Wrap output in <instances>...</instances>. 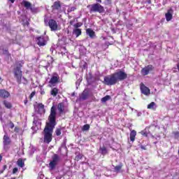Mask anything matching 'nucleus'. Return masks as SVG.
I'll return each mask as SVG.
<instances>
[{"label": "nucleus", "instance_id": "1", "mask_svg": "<svg viewBox=\"0 0 179 179\" xmlns=\"http://www.w3.org/2000/svg\"><path fill=\"white\" fill-rule=\"evenodd\" d=\"M48 122H46L43 129V143L50 145L52 141V134L54 128L57 125V108L52 106L50 108V113L48 117Z\"/></svg>", "mask_w": 179, "mask_h": 179}, {"label": "nucleus", "instance_id": "2", "mask_svg": "<svg viewBox=\"0 0 179 179\" xmlns=\"http://www.w3.org/2000/svg\"><path fill=\"white\" fill-rule=\"evenodd\" d=\"M128 78V74L122 70H118L109 76H105L103 78V83L107 86H114L118 82H122Z\"/></svg>", "mask_w": 179, "mask_h": 179}, {"label": "nucleus", "instance_id": "3", "mask_svg": "<svg viewBox=\"0 0 179 179\" xmlns=\"http://www.w3.org/2000/svg\"><path fill=\"white\" fill-rule=\"evenodd\" d=\"M23 65H24L23 61L16 62L13 69L14 78L16 79L18 85H22V78H23L22 68H23Z\"/></svg>", "mask_w": 179, "mask_h": 179}, {"label": "nucleus", "instance_id": "4", "mask_svg": "<svg viewBox=\"0 0 179 179\" xmlns=\"http://www.w3.org/2000/svg\"><path fill=\"white\" fill-rule=\"evenodd\" d=\"M87 8H90V13H104L106 10L104 9V6H101V4L99 3H93L92 5H88Z\"/></svg>", "mask_w": 179, "mask_h": 179}, {"label": "nucleus", "instance_id": "5", "mask_svg": "<svg viewBox=\"0 0 179 179\" xmlns=\"http://www.w3.org/2000/svg\"><path fill=\"white\" fill-rule=\"evenodd\" d=\"M44 23L45 26H48L51 31H57L58 30V22L54 19L48 20L47 18L44 19Z\"/></svg>", "mask_w": 179, "mask_h": 179}, {"label": "nucleus", "instance_id": "6", "mask_svg": "<svg viewBox=\"0 0 179 179\" xmlns=\"http://www.w3.org/2000/svg\"><path fill=\"white\" fill-rule=\"evenodd\" d=\"M58 162H59V156L55 154L52 157V160L49 163L50 170H54V169H55L56 166L58 164Z\"/></svg>", "mask_w": 179, "mask_h": 179}, {"label": "nucleus", "instance_id": "7", "mask_svg": "<svg viewBox=\"0 0 179 179\" xmlns=\"http://www.w3.org/2000/svg\"><path fill=\"white\" fill-rule=\"evenodd\" d=\"M154 69L155 66L152 64H149L141 69V75H143V76H146V75H149L150 72H152Z\"/></svg>", "mask_w": 179, "mask_h": 179}, {"label": "nucleus", "instance_id": "8", "mask_svg": "<svg viewBox=\"0 0 179 179\" xmlns=\"http://www.w3.org/2000/svg\"><path fill=\"white\" fill-rule=\"evenodd\" d=\"M36 44L39 45V47H44V45H47V41L43 36H38L36 38Z\"/></svg>", "mask_w": 179, "mask_h": 179}, {"label": "nucleus", "instance_id": "9", "mask_svg": "<svg viewBox=\"0 0 179 179\" xmlns=\"http://www.w3.org/2000/svg\"><path fill=\"white\" fill-rule=\"evenodd\" d=\"M140 89L141 90V93L145 94V96H148V94H150V90L149 87L143 85V83L141 84Z\"/></svg>", "mask_w": 179, "mask_h": 179}, {"label": "nucleus", "instance_id": "10", "mask_svg": "<svg viewBox=\"0 0 179 179\" xmlns=\"http://www.w3.org/2000/svg\"><path fill=\"white\" fill-rule=\"evenodd\" d=\"M55 75L56 76H52L49 81L50 85H51L52 86H55V85H57V83L59 82V76H58V74Z\"/></svg>", "mask_w": 179, "mask_h": 179}, {"label": "nucleus", "instance_id": "11", "mask_svg": "<svg viewBox=\"0 0 179 179\" xmlns=\"http://www.w3.org/2000/svg\"><path fill=\"white\" fill-rule=\"evenodd\" d=\"M57 110L59 111V115H62L65 114V103L63 102L59 103L57 105Z\"/></svg>", "mask_w": 179, "mask_h": 179}, {"label": "nucleus", "instance_id": "12", "mask_svg": "<svg viewBox=\"0 0 179 179\" xmlns=\"http://www.w3.org/2000/svg\"><path fill=\"white\" fill-rule=\"evenodd\" d=\"M62 5L60 1H55L53 5L52 6V10H57L59 12L61 10Z\"/></svg>", "mask_w": 179, "mask_h": 179}, {"label": "nucleus", "instance_id": "13", "mask_svg": "<svg viewBox=\"0 0 179 179\" xmlns=\"http://www.w3.org/2000/svg\"><path fill=\"white\" fill-rule=\"evenodd\" d=\"M87 99H89V91L84 90L79 97V101H82Z\"/></svg>", "mask_w": 179, "mask_h": 179}, {"label": "nucleus", "instance_id": "14", "mask_svg": "<svg viewBox=\"0 0 179 179\" xmlns=\"http://www.w3.org/2000/svg\"><path fill=\"white\" fill-rule=\"evenodd\" d=\"M10 96V93L6 90H0V97L1 99H8Z\"/></svg>", "mask_w": 179, "mask_h": 179}, {"label": "nucleus", "instance_id": "15", "mask_svg": "<svg viewBox=\"0 0 179 179\" xmlns=\"http://www.w3.org/2000/svg\"><path fill=\"white\" fill-rule=\"evenodd\" d=\"M10 138H9L7 135H4L3 138V143L4 149H6V146L10 145Z\"/></svg>", "mask_w": 179, "mask_h": 179}, {"label": "nucleus", "instance_id": "16", "mask_svg": "<svg viewBox=\"0 0 179 179\" xmlns=\"http://www.w3.org/2000/svg\"><path fill=\"white\" fill-rule=\"evenodd\" d=\"M173 9L168 10L167 13L165 14V17L166 19V22H170L171 19H173Z\"/></svg>", "mask_w": 179, "mask_h": 179}, {"label": "nucleus", "instance_id": "17", "mask_svg": "<svg viewBox=\"0 0 179 179\" xmlns=\"http://www.w3.org/2000/svg\"><path fill=\"white\" fill-rule=\"evenodd\" d=\"M86 34L90 36V38H94V37H96V32L90 28L86 29Z\"/></svg>", "mask_w": 179, "mask_h": 179}, {"label": "nucleus", "instance_id": "18", "mask_svg": "<svg viewBox=\"0 0 179 179\" xmlns=\"http://www.w3.org/2000/svg\"><path fill=\"white\" fill-rule=\"evenodd\" d=\"M99 151L102 156H106V155H108V150H107V148H106V146L100 147Z\"/></svg>", "mask_w": 179, "mask_h": 179}, {"label": "nucleus", "instance_id": "19", "mask_svg": "<svg viewBox=\"0 0 179 179\" xmlns=\"http://www.w3.org/2000/svg\"><path fill=\"white\" fill-rule=\"evenodd\" d=\"M136 138V131L135 130H131L130 132V141L131 142H135V139Z\"/></svg>", "mask_w": 179, "mask_h": 179}, {"label": "nucleus", "instance_id": "20", "mask_svg": "<svg viewBox=\"0 0 179 179\" xmlns=\"http://www.w3.org/2000/svg\"><path fill=\"white\" fill-rule=\"evenodd\" d=\"M73 34H75L76 37L82 36V29L74 28V29H73Z\"/></svg>", "mask_w": 179, "mask_h": 179}, {"label": "nucleus", "instance_id": "21", "mask_svg": "<svg viewBox=\"0 0 179 179\" xmlns=\"http://www.w3.org/2000/svg\"><path fill=\"white\" fill-rule=\"evenodd\" d=\"M16 164L20 167V169H23V167H24V161H23V159L20 158L17 159Z\"/></svg>", "mask_w": 179, "mask_h": 179}, {"label": "nucleus", "instance_id": "22", "mask_svg": "<svg viewBox=\"0 0 179 179\" xmlns=\"http://www.w3.org/2000/svg\"><path fill=\"white\" fill-rule=\"evenodd\" d=\"M22 3L24 8H26L27 9H31V3L24 0L22 1Z\"/></svg>", "mask_w": 179, "mask_h": 179}, {"label": "nucleus", "instance_id": "23", "mask_svg": "<svg viewBox=\"0 0 179 179\" xmlns=\"http://www.w3.org/2000/svg\"><path fill=\"white\" fill-rule=\"evenodd\" d=\"M50 94L53 96V97L57 96V95L58 94V88L57 87L52 88L50 91Z\"/></svg>", "mask_w": 179, "mask_h": 179}, {"label": "nucleus", "instance_id": "24", "mask_svg": "<svg viewBox=\"0 0 179 179\" xmlns=\"http://www.w3.org/2000/svg\"><path fill=\"white\" fill-rule=\"evenodd\" d=\"M3 105L5 106L6 108H12V103L8 101H3Z\"/></svg>", "mask_w": 179, "mask_h": 179}, {"label": "nucleus", "instance_id": "25", "mask_svg": "<svg viewBox=\"0 0 179 179\" xmlns=\"http://www.w3.org/2000/svg\"><path fill=\"white\" fill-rule=\"evenodd\" d=\"M111 99V96L110 95H106V96L103 97L101 99V103H106V101H108V100Z\"/></svg>", "mask_w": 179, "mask_h": 179}, {"label": "nucleus", "instance_id": "26", "mask_svg": "<svg viewBox=\"0 0 179 179\" xmlns=\"http://www.w3.org/2000/svg\"><path fill=\"white\" fill-rule=\"evenodd\" d=\"M121 169H122V164L115 166L114 168V171H115V173H120V171H121Z\"/></svg>", "mask_w": 179, "mask_h": 179}, {"label": "nucleus", "instance_id": "27", "mask_svg": "<svg viewBox=\"0 0 179 179\" xmlns=\"http://www.w3.org/2000/svg\"><path fill=\"white\" fill-rule=\"evenodd\" d=\"M62 129H64V127H60V128L56 129L55 134H56L57 136H60L61 131H62Z\"/></svg>", "mask_w": 179, "mask_h": 179}, {"label": "nucleus", "instance_id": "28", "mask_svg": "<svg viewBox=\"0 0 179 179\" xmlns=\"http://www.w3.org/2000/svg\"><path fill=\"white\" fill-rule=\"evenodd\" d=\"M155 106H156V103L151 102L150 104L148 105L147 108H148L149 110H155Z\"/></svg>", "mask_w": 179, "mask_h": 179}, {"label": "nucleus", "instance_id": "29", "mask_svg": "<svg viewBox=\"0 0 179 179\" xmlns=\"http://www.w3.org/2000/svg\"><path fill=\"white\" fill-rule=\"evenodd\" d=\"M83 157V155L78 153L76 157H75V160L77 162H79V160H82Z\"/></svg>", "mask_w": 179, "mask_h": 179}, {"label": "nucleus", "instance_id": "30", "mask_svg": "<svg viewBox=\"0 0 179 179\" xmlns=\"http://www.w3.org/2000/svg\"><path fill=\"white\" fill-rule=\"evenodd\" d=\"M3 54L7 55V57H10V53H9V50L8 48L3 49Z\"/></svg>", "mask_w": 179, "mask_h": 179}, {"label": "nucleus", "instance_id": "31", "mask_svg": "<svg viewBox=\"0 0 179 179\" xmlns=\"http://www.w3.org/2000/svg\"><path fill=\"white\" fill-rule=\"evenodd\" d=\"M82 26H83V23H82V22H77L76 24H75L73 25V27H75V29H79V27H82Z\"/></svg>", "mask_w": 179, "mask_h": 179}, {"label": "nucleus", "instance_id": "32", "mask_svg": "<svg viewBox=\"0 0 179 179\" xmlns=\"http://www.w3.org/2000/svg\"><path fill=\"white\" fill-rule=\"evenodd\" d=\"M89 129H90V124H85L83 127V131H89Z\"/></svg>", "mask_w": 179, "mask_h": 179}, {"label": "nucleus", "instance_id": "33", "mask_svg": "<svg viewBox=\"0 0 179 179\" xmlns=\"http://www.w3.org/2000/svg\"><path fill=\"white\" fill-rule=\"evenodd\" d=\"M74 10H76V8L71 7L70 8L68 9L67 12L71 13V12H74Z\"/></svg>", "mask_w": 179, "mask_h": 179}, {"label": "nucleus", "instance_id": "34", "mask_svg": "<svg viewBox=\"0 0 179 179\" xmlns=\"http://www.w3.org/2000/svg\"><path fill=\"white\" fill-rule=\"evenodd\" d=\"M141 135H143V136H145L148 137V131L143 130L141 131Z\"/></svg>", "mask_w": 179, "mask_h": 179}, {"label": "nucleus", "instance_id": "35", "mask_svg": "<svg viewBox=\"0 0 179 179\" xmlns=\"http://www.w3.org/2000/svg\"><path fill=\"white\" fill-rule=\"evenodd\" d=\"M38 108L40 110H44V104H43V103H38Z\"/></svg>", "mask_w": 179, "mask_h": 179}, {"label": "nucleus", "instance_id": "36", "mask_svg": "<svg viewBox=\"0 0 179 179\" xmlns=\"http://www.w3.org/2000/svg\"><path fill=\"white\" fill-rule=\"evenodd\" d=\"M173 135H174L175 138H179V131H173Z\"/></svg>", "mask_w": 179, "mask_h": 179}, {"label": "nucleus", "instance_id": "37", "mask_svg": "<svg viewBox=\"0 0 179 179\" xmlns=\"http://www.w3.org/2000/svg\"><path fill=\"white\" fill-rule=\"evenodd\" d=\"M19 171V169L17 167H15L13 169V174H16Z\"/></svg>", "mask_w": 179, "mask_h": 179}, {"label": "nucleus", "instance_id": "38", "mask_svg": "<svg viewBox=\"0 0 179 179\" xmlns=\"http://www.w3.org/2000/svg\"><path fill=\"white\" fill-rule=\"evenodd\" d=\"M36 96V92H32L31 94L29 95V99H31Z\"/></svg>", "mask_w": 179, "mask_h": 179}, {"label": "nucleus", "instance_id": "39", "mask_svg": "<svg viewBox=\"0 0 179 179\" xmlns=\"http://www.w3.org/2000/svg\"><path fill=\"white\" fill-rule=\"evenodd\" d=\"M19 131H20V129L19 128V127H15L14 129V131L18 134Z\"/></svg>", "mask_w": 179, "mask_h": 179}, {"label": "nucleus", "instance_id": "40", "mask_svg": "<svg viewBox=\"0 0 179 179\" xmlns=\"http://www.w3.org/2000/svg\"><path fill=\"white\" fill-rule=\"evenodd\" d=\"M10 128L11 129H13V128H15V124H13V122H10Z\"/></svg>", "mask_w": 179, "mask_h": 179}, {"label": "nucleus", "instance_id": "41", "mask_svg": "<svg viewBox=\"0 0 179 179\" xmlns=\"http://www.w3.org/2000/svg\"><path fill=\"white\" fill-rule=\"evenodd\" d=\"M106 2V5H111V0H105Z\"/></svg>", "mask_w": 179, "mask_h": 179}, {"label": "nucleus", "instance_id": "42", "mask_svg": "<svg viewBox=\"0 0 179 179\" xmlns=\"http://www.w3.org/2000/svg\"><path fill=\"white\" fill-rule=\"evenodd\" d=\"M141 149H142V150H146V146L145 145H141Z\"/></svg>", "mask_w": 179, "mask_h": 179}, {"label": "nucleus", "instance_id": "43", "mask_svg": "<svg viewBox=\"0 0 179 179\" xmlns=\"http://www.w3.org/2000/svg\"><path fill=\"white\" fill-rule=\"evenodd\" d=\"M6 169H8V166L7 165H3L2 170H3V171H5V170H6Z\"/></svg>", "mask_w": 179, "mask_h": 179}, {"label": "nucleus", "instance_id": "44", "mask_svg": "<svg viewBox=\"0 0 179 179\" xmlns=\"http://www.w3.org/2000/svg\"><path fill=\"white\" fill-rule=\"evenodd\" d=\"M10 3H15V1L16 0H8Z\"/></svg>", "mask_w": 179, "mask_h": 179}, {"label": "nucleus", "instance_id": "45", "mask_svg": "<svg viewBox=\"0 0 179 179\" xmlns=\"http://www.w3.org/2000/svg\"><path fill=\"white\" fill-rule=\"evenodd\" d=\"M148 3L149 4L152 3V0H148Z\"/></svg>", "mask_w": 179, "mask_h": 179}, {"label": "nucleus", "instance_id": "46", "mask_svg": "<svg viewBox=\"0 0 179 179\" xmlns=\"http://www.w3.org/2000/svg\"><path fill=\"white\" fill-rule=\"evenodd\" d=\"M70 24H71V25L73 24V20H71V21H70Z\"/></svg>", "mask_w": 179, "mask_h": 179}, {"label": "nucleus", "instance_id": "47", "mask_svg": "<svg viewBox=\"0 0 179 179\" xmlns=\"http://www.w3.org/2000/svg\"><path fill=\"white\" fill-rule=\"evenodd\" d=\"M27 99H25L24 101V104H27Z\"/></svg>", "mask_w": 179, "mask_h": 179}, {"label": "nucleus", "instance_id": "48", "mask_svg": "<svg viewBox=\"0 0 179 179\" xmlns=\"http://www.w3.org/2000/svg\"><path fill=\"white\" fill-rule=\"evenodd\" d=\"M3 171H4L3 170H1L0 171V174H3Z\"/></svg>", "mask_w": 179, "mask_h": 179}, {"label": "nucleus", "instance_id": "49", "mask_svg": "<svg viewBox=\"0 0 179 179\" xmlns=\"http://www.w3.org/2000/svg\"><path fill=\"white\" fill-rule=\"evenodd\" d=\"M2 162V156L0 155V163Z\"/></svg>", "mask_w": 179, "mask_h": 179}, {"label": "nucleus", "instance_id": "50", "mask_svg": "<svg viewBox=\"0 0 179 179\" xmlns=\"http://www.w3.org/2000/svg\"><path fill=\"white\" fill-rule=\"evenodd\" d=\"M96 2H99V3H101V0H96Z\"/></svg>", "mask_w": 179, "mask_h": 179}, {"label": "nucleus", "instance_id": "51", "mask_svg": "<svg viewBox=\"0 0 179 179\" xmlns=\"http://www.w3.org/2000/svg\"><path fill=\"white\" fill-rule=\"evenodd\" d=\"M24 80H25V82H27V79H26V78L23 77Z\"/></svg>", "mask_w": 179, "mask_h": 179}, {"label": "nucleus", "instance_id": "52", "mask_svg": "<svg viewBox=\"0 0 179 179\" xmlns=\"http://www.w3.org/2000/svg\"><path fill=\"white\" fill-rule=\"evenodd\" d=\"M52 58V63H53L54 62V59H53V57H51Z\"/></svg>", "mask_w": 179, "mask_h": 179}, {"label": "nucleus", "instance_id": "53", "mask_svg": "<svg viewBox=\"0 0 179 179\" xmlns=\"http://www.w3.org/2000/svg\"><path fill=\"white\" fill-rule=\"evenodd\" d=\"M10 179H16V178L15 177H13Z\"/></svg>", "mask_w": 179, "mask_h": 179}, {"label": "nucleus", "instance_id": "54", "mask_svg": "<svg viewBox=\"0 0 179 179\" xmlns=\"http://www.w3.org/2000/svg\"><path fill=\"white\" fill-rule=\"evenodd\" d=\"M1 80H2V78L0 77V82H1Z\"/></svg>", "mask_w": 179, "mask_h": 179}, {"label": "nucleus", "instance_id": "55", "mask_svg": "<svg viewBox=\"0 0 179 179\" xmlns=\"http://www.w3.org/2000/svg\"><path fill=\"white\" fill-rule=\"evenodd\" d=\"M41 177H44V175H41Z\"/></svg>", "mask_w": 179, "mask_h": 179}, {"label": "nucleus", "instance_id": "56", "mask_svg": "<svg viewBox=\"0 0 179 179\" xmlns=\"http://www.w3.org/2000/svg\"><path fill=\"white\" fill-rule=\"evenodd\" d=\"M41 177H44V175H41Z\"/></svg>", "mask_w": 179, "mask_h": 179}]
</instances>
